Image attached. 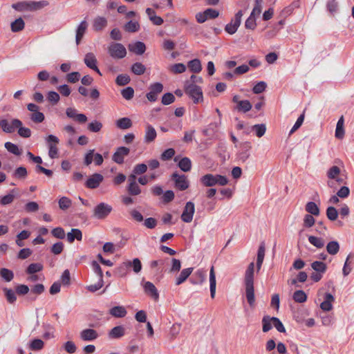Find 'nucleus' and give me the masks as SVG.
<instances>
[{"label":"nucleus","instance_id":"61","mask_svg":"<svg viewBox=\"0 0 354 354\" xmlns=\"http://www.w3.org/2000/svg\"><path fill=\"white\" fill-rule=\"evenodd\" d=\"M17 129H18V134L19 136L24 138H28L31 136V130L29 128L20 125L17 127Z\"/></svg>","mask_w":354,"mask_h":354},{"label":"nucleus","instance_id":"29","mask_svg":"<svg viewBox=\"0 0 354 354\" xmlns=\"http://www.w3.org/2000/svg\"><path fill=\"white\" fill-rule=\"evenodd\" d=\"M66 237L67 241L71 243L75 241V239L81 241L82 239V233L80 230L73 228L71 232L67 233Z\"/></svg>","mask_w":354,"mask_h":354},{"label":"nucleus","instance_id":"60","mask_svg":"<svg viewBox=\"0 0 354 354\" xmlns=\"http://www.w3.org/2000/svg\"><path fill=\"white\" fill-rule=\"evenodd\" d=\"M30 120L35 123L42 122L45 119L44 113L39 111H36V112H33L30 115Z\"/></svg>","mask_w":354,"mask_h":354},{"label":"nucleus","instance_id":"42","mask_svg":"<svg viewBox=\"0 0 354 354\" xmlns=\"http://www.w3.org/2000/svg\"><path fill=\"white\" fill-rule=\"evenodd\" d=\"M252 106L251 103L248 100H241L239 102V104L236 105V109L239 111L246 113L251 110Z\"/></svg>","mask_w":354,"mask_h":354},{"label":"nucleus","instance_id":"64","mask_svg":"<svg viewBox=\"0 0 354 354\" xmlns=\"http://www.w3.org/2000/svg\"><path fill=\"white\" fill-rule=\"evenodd\" d=\"M64 349L68 353L72 354L75 353L77 347L75 343L72 341H68L63 345Z\"/></svg>","mask_w":354,"mask_h":354},{"label":"nucleus","instance_id":"3","mask_svg":"<svg viewBox=\"0 0 354 354\" xmlns=\"http://www.w3.org/2000/svg\"><path fill=\"white\" fill-rule=\"evenodd\" d=\"M185 92L192 99L194 104H198L203 100L201 88L195 84L186 82L185 84Z\"/></svg>","mask_w":354,"mask_h":354},{"label":"nucleus","instance_id":"45","mask_svg":"<svg viewBox=\"0 0 354 354\" xmlns=\"http://www.w3.org/2000/svg\"><path fill=\"white\" fill-rule=\"evenodd\" d=\"M6 300L10 304H14L17 300L16 293L10 288H4L3 289Z\"/></svg>","mask_w":354,"mask_h":354},{"label":"nucleus","instance_id":"50","mask_svg":"<svg viewBox=\"0 0 354 354\" xmlns=\"http://www.w3.org/2000/svg\"><path fill=\"white\" fill-rule=\"evenodd\" d=\"M262 330L264 333L268 332L272 327V319L269 316H264L262 319Z\"/></svg>","mask_w":354,"mask_h":354},{"label":"nucleus","instance_id":"10","mask_svg":"<svg viewBox=\"0 0 354 354\" xmlns=\"http://www.w3.org/2000/svg\"><path fill=\"white\" fill-rule=\"evenodd\" d=\"M172 180L175 182V186L179 190L183 191L189 187V181L185 175H179L174 173L171 176Z\"/></svg>","mask_w":354,"mask_h":354},{"label":"nucleus","instance_id":"31","mask_svg":"<svg viewBox=\"0 0 354 354\" xmlns=\"http://www.w3.org/2000/svg\"><path fill=\"white\" fill-rule=\"evenodd\" d=\"M201 182L206 187H212L216 185V175L211 174H205L201 178Z\"/></svg>","mask_w":354,"mask_h":354},{"label":"nucleus","instance_id":"8","mask_svg":"<svg viewBox=\"0 0 354 354\" xmlns=\"http://www.w3.org/2000/svg\"><path fill=\"white\" fill-rule=\"evenodd\" d=\"M48 145V156L50 158L54 159L57 157L58 149L56 145L59 142V139L53 135H49L46 138Z\"/></svg>","mask_w":354,"mask_h":354},{"label":"nucleus","instance_id":"2","mask_svg":"<svg viewBox=\"0 0 354 354\" xmlns=\"http://www.w3.org/2000/svg\"><path fill=\"white\" fill-rule=\"evenodd\" d=\"M48 5L46 1H20L12 4V8L21 12H32L42 9Z\"/></svg>","mask_w":354,"mask_h":354},{"label":"nucleus","instance_id":"36","mask_svg":"<svg viewBox=\"0 0 354 354\" xmlns=\"http://www.w3.org/2000/svg\"><path fill=\"white\" fill-rule=\"evenodd\" d=\"M116 126L120 129H127L131 127L132 122L129 118H122L116 121Z\"/></svg>","mask_w":354,"mask_h":354},{"label":"nucleus","instance_id":"35","mask_svg":"<svg viewBox=\"0 0 354 354\" xmlns=\"http://www.w3.org/2000/svg\"><path fill=\"white\" fill-rule=\"evenodd\" d=\"M305 209L308 213L313 216H318L320 212L319 207L314 202H308Z\"/></svg>","mask_w":354,"mask_h":354},{"label":"nucleus","instance_id":"63","mask_svg":"<svg viewBox=\"0 0 354 354\" xmlns=\"http://www.w3.org/2000/svg\"><path fill=\"white\" fill-rule=\"evenodd\" d=\"M256 26V17L250 15V17L245 21V27L247 29L254 30Z\"/></svg>","mask_w":354,"mask_h":354},{"label":"nucleus","instance_id":"32","mask_svg":"<svg viewBox=\"0 0 354 354\" xmlns=\"http://www.w3.org/2000/svg\"><path fill=\"white\" fill-rule=\"evenodd\" d=\"M344 116L342 115L337 121L336 129H335V137L338 139H342L344 135Z\"/></svg>","mask_w":354,"mask_h":354},{"label":"nucleus","instance_id":"21","mask_svg":"<svg viewBox=\"0 0 354 354\" xmlns=\"http://www.w3.org/2000/svg\"><path fill=\"white\" fill-rule=\"evenodd\" d=\"M87 28L88 23L86 20H83L82 21H81V23L77 26L75 35V41L77 45H78L80 43L82 39L84 37V35L85 34L87 30Z\"/></svg>","mask_w":354,"mask_h":354},{"label":"nucleus","instance_id":"18","mask_svg":"<svg viewBox=\"0 0 354 354\" xmlns=\"http://www.w3.org/2000/svg\"><path fill=\"white\" fill-rule=\"evenodd\" d=\"M80 336L83 341H93L97 338L98 334L94 329L87 328L82 330Z\"/></svg>","mask_w":354,"mask_h":354},{"label":"nucleus","instance_id":"46","mask_svg":"<svg viewBox=\"0 0 354 354\" xmlns=\"http://www.w3.org/2000/svg\"><path fill=\"white\" fill-rule=\"evenodd\" d=\"M0 277H2L6 282L11 281L14 278L13 272L7 268H1L0 270Z\"/></svg>","mask_w":354,"mask_h":354},{"label":"nucleus","instance_id":"54","mask_svg":"<svg viewBox=\"0 0 354 354\" xmlns=\"http://www.w3.org/2000/svg\"><path fill=\"white\" fill-rule=\"evenodd\" d=\"M43 327L45 330L43 337L45 339H50L54 337V328L52 325L50 324H44Z\"/></svg>","mask_w":354,"mask_h":354},{"label":"nucleus","instance_id":"59","mask_svg":"<svg viewBox=\"0 0 354 354\" xmlns=\"http://www.w3.org/2000/svg\"><path fill=\"white\" fill-rule=\"evenodd\" d=\"M326 216L330 221H335L338 216L337 210L334 207H328L326 209Z\"/></svg>","mask_w":354,"mask_h":354},{"label":"nucleus","instance_id":"5","mask_svg":"<svg viewBox=\"0 0 354 354\" xmlns=\"http://www.w3.org/2000/svg\"><path fill=\"white\" fill-rule=\"evenodd\" d=\"M340 169L337 166L331 167L327 171V177L329 180L327 183L328 187L336 188V183L339 185L343 183V179L339 177Z\"/></svg>","mask_w":354,"mask_h":354},{"label":"nucleus","instance_id":"38","mask_svg":"<svg viewBox=\"0 0 354 354\" xmlns=\"http://www.w3.org/2000/svg\"><path fill=\"white\" fill-rule=\"evenodd\" d=\"M189 70L194 73H199L202 70L201 62L198 59L189 61L187 64Z\"/></svg>","mask_w":354,"mask_h":354},{"label":"nucleus","instance_id":"48","mask_svg":"<svg viewBox=\"0 0 354 354\" xmlns=\"http://www.w3.org/2000/svg\"><path fill=\"white\" fill-rule=\"evenodd\" d=\"M4 146L5 148L11 153L16 156H19L21 154V150L19 149L17 145L10 142H6Z\"/></svg>","mask_w":354,"mask_h":354},{"label":"nucleus","instance_id":"47","mask_svg":"<svg viewBox=\"0 0 354 354\" xmlns=\"http://www.w3.org/2000/svg\"><path fill=\"white\" fill-rule=\"evenodd\" d=\"M140 29V24L138 21H129L124 26V30L129 32H135Z\"/></svg>","mask_w":354,"mask_h":354},{"label":"nucleus","instance_id":"17","mask_svg":"<svg viewBox=\"0 0 354 354\" xmlns=\"http://www.w3.org/2000/svg\"><path fill=\"white\" fill-rule=\"evenodd\" d=\"M144 290L146 294L149 295L151 297H152L154 300L157 301L159 298V294L157 288L150 281H147L144 284Z\"/></svg>","mask_w":354,"mask_h":354},{"label":"nucleus","instance_id":"27","mask_svg":"<svg viewBox=\"0 0 354 354\" xmlns=\"http://www.w3.org/2000/svg\"><path fill=\"white\" fill-rule=\"evenodd\" d=\"M206 278V272L203 270H198L192 276L191 282L192 284H201Z\"/></svg>","mask_w":354,"mask_h":354},{"label":"nucleus","instance_id":"55","mask_svg":"<svg viewBox=\"0 0 354 354\" xmlns=\"http://www.w3.org/2000/svg\"><path fill=\"white\" fill-rule=\"evenodd\" d=\"M252 130L255 131L257 137H262L266 131V127L264 124H255L252 127Z\"/></svg>","mask_w":354,"mask_h":354},{"label":"nucleus","instance_id":"20","mask_svg":"<svg viewBox=\"0 0 354 354\" xmlns=\"http://www.w3.org/2000/svg\"><path fill=\"white\" fill-rule=\"evenodd\" d=\"M129 51L138 55H142L146 50V46L142 41H136L133 44H129L128 46Z\"/></svg>","mask_w":354,"mask_h":354},{"label":"nucleus","instance_id":"25","mask_svg":"<svg viewBox=\"0 0 354 354\" xmlns=\"http://www.w3.org/2000/svg\"><path fill=\"white\" fill-rule=\"evenodd\" d=\"M125 334V328L123 326H117L113 327L109 332V337L111 339H119Z\"/></svg>","mask_w":354,"mask_h":354},{"label":"nucleus","instance_id":"40","mask_svg":"<svg viewBox=\"0 0 354 354\" xmlns=\"http://www.w3.org/2000/svg\"><path fill=\"white\" fill-rule=\"evenodd\" d=\"M308 241L310 244H312L318 249L322 248L325 244V241L322 238L317 237L315 236H309Z\"/></svg>","mask_w":354,"mask_h":354},{"label":"nucleus","instance_id":"23","mask_svg":"<svg viewBox=\"0 0 354 354\" xmlns=\"http://www.w3.org/2000/svg\"><path fill=\"white\" fill-rule=\"evenodd\" d=\"M216 287V274L214 272V266H212L210 268V270H209V289H210V295L212 299H214L215 297Z\"/></svg>","mask_w":354,"mask_h":354},{"label":"nucleus","instance_id":"57","mask_svg":"<svg viewBox=\"0 0 354 354\" xmlns=\"http://www.w3.org/2000/svg\"><path fill=\"white\" fill-rule=\"evenodd\" d=\"M44 342L40 339H33L30 344V348L32 351H39L43 348Z\"/></svg>","mask_w":354,"mask_h":354},{"label":"nucleus","instance_id":"58","mask_svg":"<svg viewBox=\"0 0 354 354\" xmlns=\"http://www.w3.org/2000/svg\"><path fill=\"white\" fill-rule=\"evenodd\" d=\"M121 95L125 100H131L134 95V90L132 87H127L121 91Z\"/></svg>","mask_w":354,"mask_h":354},{"label":"nucleus","instance_id":"24","mask_svg":"<svg viewBox=\"0 0 354 354\" xmlns=\"http://www.w3.org/2000/svg\"><path fill=\"white\" fill-rule=\"evenodd\" d=\"M107 26V20L104 17H97L93 19V28L95 31H101Z\"/></svg>","mask_w":354,"mask_h":354},{"label":"nucleus","instance_id":"34","mask_svg":"<svg viewBox=\"0 0 354 354\" xmlns=\"http://www.w3.org/2000/svg\"><path fill=\"white\" fill-rule=\"evenodd\" d=\"M339 250V244L336 241H330L326 245V251L329 254L335 255Z\"/></svg>","mask_w":354,"mask_h":354},{"label":"nucleus","instance_id":"30","mask_svg":"<svg viewBox=\"0 0 354 354\" xmlns=\"http://www.w3.org/2000/svg\"><path fill=\"white\" fill-rule=\"evenodd\" d=\"M193 271V268H188L183 269L179 276L176 278V285L179 286L186 281V279L189 277Z\"/></svg>","mask_w":354,"mask_h":354},{"label":"nucleus","instance_id":"37","mask_svg":"<svg viewBox=\"0 0 354 354\" xmlns=\"http://www.w3.org/2000/svg\"><path fill=\"white\" fill-rule=\"evenodd\" d=\"M312 268L315 272L324 274L326 271V264L322 261H315L311 263Z\"/></svg>","mask_w":354,"mask_h":354},{"label":"nucleus","instance_id":"44","mask_svg":"<svg viewBox=\"0 0 354 354\" xmlns=\"http://www.w3.org/2000/svg\"><path fill=\"white\" fill-rule=\"evenodd\" d=\"M102 127L103 124L101 122L98 120H93L88 124L87 129L91 132L97 133L101 131Z\"/></svg>","mask_w":354,"mask_h":354},{"label":"nucleus","instance_id":"41","mask_svg":"<svg viewBox=\"0 0 354 354\" xmlns=\"http://www.w3.org/2000/svg\"><path fill=\"white\" fill-rule=\"evenodd\" d=\"M131 72L137 75H141L145 73L146 67L140 62H136L131 66Z\"/></svg>","mask_w":354,"mask_h":354},{"label":"nucleus","instance_id":"52","mask_svg":"<svg viewBox=\"0 0 354 354\" xmlns=\"http://www.w3.org/2000/svg\"><path fill=\"white\" fill-rule=\"evenodd\" d=\"M131 81L130 77L127 74L118 75L115 80V83L119 86L128 84Z\"/></svg>","mask_w":354,"mask_h":354},{"label":"nucleus","instance_id":"9","mask_svg":"<svg viewBox=\"0 0 354 354\" xmlns=\"http://www.w3.org/2000/svg\"><path fill=\"white\" fill-rule=\"evenodd\" d=\"M195 212L194 203L189 201L185 204L183 213L181 214V219L185 223H190L193 219Z\"/></svg>","mask_w":354,"mask_h":354},{"label":"nucleus","instance_id":"19","mask_svg":"<svg viewBox=\"0 0 354 354\" xmlns=\"http://www.w3.org/2000/svg\"><path fill=\"white\" fill-rule=\"evenodd\" d=\"M157 136V133L154 127L150 124H147L145 127V134L144 141L145 143H151L153 142Z\"/></svg>","mask_w":354,"mask_h":354},{"label":"nucleus","instance_id":"39","mask_svg":"<svg viewBox=\"0 0 354 354\" xmlns=\"http://www.w3.org/2000/svg\"><path fill=\"white\" fill-rule=\"evenodd\" d=\"M178 167L185 172L190 171L192 168L191 160L187 157L183 158L178 162Z\"/></svg>","mask_w":354,"mask_h":354},{"label":"nucleus","instance_id":"62","mask_svg":"<svg viewBox=\"0 0 354 354\" xmlns=\"http://www.w3.org/2000/svg\"><path fill=\"white\" fill-rule=\"evenodd\" d=\"M186 70V66L182 63L175 64L170 67V71L175 73H182Z\"/></svg>","mask_w":354,"mask_h":354},{"label":"nucleus","instance_id":"33","mask_svg":"<svg viewBox=\"0 0 354 354\" xmlns=\"http://www.w3.org/2000/svg\"><path fill=\"white\" fill-rule=\"evenodd\" d=\"M24 27L25 23L21 17L15 19L10 24L11 30L14 32H17L22 30Z\"/></svg>","mask_w":354,"mask_h":354},{"label":"nucleus","instance_id":"6","mask_svg":"<svg viewBox=\"0 0 354 354\" xmlns=\"http://www.w3.org/2000/svg\"><path fill=\"white\" fill-rule=\"evenodd\" d=\"M111 57L115 59H122L127 55L125 47L120 43H112L108 48Z\"/></svg>","mask_w":354,"mask_h":354},{"label":"nucleus","instance_id":"49","mask_svg":"<svg viewBox=\"0 0 354 354\" xmlns=\"http://www.w3.org/2000/svg\"><path fill=\"white\" fill-rule=\"evenodd\" d=\"M58 203L61 209L66 210L71 206L72 201L68 197L62 196L59 198Z\"/></svg>","mask_w":354,"mask_h":354},{"label":"nucleus","instance_id":"13","mask_svg":"<svg viewBox=\"0 0 354 354\" xmlns=\"http://www.w3.org/2000/svg\"><path fill=\"white\" fill-rule=\"evenodd\" d=\"M163 86L161 83L157 82L150 86V91L147 94V98L150 102H155L157 95L162 91Z\"/></svg>","mask_w":354,"mask_h":354},{"label":"nucleus","instance_id":"51","mask_svg":"<svg viewBox=\"0 0 354 354\" xmlns=\"http://www.w3.org/2000/svg\"><path fill=\"white\" fill-rule=\"evenodd\" d=\"M127 263H129V268H133V270L136 272V273H138L141 271L142 270V263H141V261L138 258H135L133 259L132 261H127Z\"/></svg>","mask_w":354,"mask_h":354},{"label":"nucleus","instance_id":"12","mask_svg":"<svg viewBox=\"0 0 354 354\" xmlns=\"http://www.w3.org/2000/svg\"><path fill=\"white\" fill-rule=\"evenodd\" d=\"M104 177L100 174H94L91 176L85 183L86 187L89 189H95L99 187L100 183L103 181Z\"/></svg>","mask_w":354,"mask_h":354},{"label":"nucleus","instance_id":"26","mask_svg":"<svg viewBox=\"0 0 354 354\" xmlns=\"http://www.w3.org/2000/svg\"><path fill=\"white\" fill-rule=\"evenodd\" d=\"M109 314L114 317L122 318L127 315V311L124 306H117L109 310Z\"/></svg>","mask_w":354,"mask_h":354},{"label":"nucleus","instance_id":"14","mask_svg":"<svg viewBox=\"0 0 354 354\" xmlns=\"http://www.w3.org/2000/svg\"><path fill=\"white\" fill-rule=\"evenodd\" d=\"M84 64L87 67L96 71L100 75H102L97 66V59L93 53H88L85 55L84 59Z\"/></svg>","mask_w":354,"mask_h":354},{"label":"nucleus","instance_id":"15","mask_svg":"<svg viewBox=\"0 0 354 354\" xmlns=\"http://www.w3.org/2000/svg\"><path fill=\"white\" fill-rule=\"evenodd\" d=\"M129 149L125 147L118 148L113 155V160L118 164H122L124 158L129 153Z\"/></svg>","mask_w":354,"mask_h":354},{"label":"nucleus","instance_id":"28","mask_svg":"<svg viewBox=\"0 0 354 354\" xmlns=\"http://www.w3.org/2000/svg\"><path fill=\"white\" fill-rule=\"evenodd\" d=\"M334 300L335 298L332 294L326 293L324 301L320 304V308L324 311H330L333 308L332 303Z\"/></svg>","mask_w":354,"mask_h":354},{"label":"nucleus","instance_id":"16","mask_svg":"<svg viewBox=\"0 0 354 354\" xmlns=\"http://www.w3.org/2000/svg\"><path fill=\"white\" fill-rule=\"evenodd\" d=\"M243 151L238 153V158L242 162H245L250 156V150L252 148L251 143L250 142H245L241 144Z\"/></svg>","mask_w":354,"mask_h":354},{"label":"nucleus","instance_id":"7","mask_svg":"<svg viewBox=\"0 0 354 354\" xmlns=\"http://www.w3.org/2000/svg\"><path fill=\"white\" fill-rule=\"evenodd\" d=\"M22 125V122L17 118L12 119L10 122L6 119L0 120V127L3 131L7 133L15 132L17 127Z\"/></svg>","mask_w":354,"mask_h":354},{"label":"nucleus","instance_id":"56","mask_svg":"<svg viewBox=\"0 0 354 354\" xmlns=\"http://www.w3.org/2000/svg\"><path fill=\"white\" fill-rule=\"evenodd\" d=\"M127 191L131 196H137L141 193V189L138 183H131V185H128Z\"/></svg>","mask_w":354,"mask_h":354},{"label":"nucleus","instance_id":"1","mask_svg":"<svg viewBox=\"0 0 354 354\" xmlns=\"http://www.w3.org/2000/svg\"><path fill=\"white\" fill-rule=\"evenodd\" d=\"M254 263L251 262L245 271L244 283L245 286V297L250 306H253L255 302L254 289Z\"/></svg>","mask_w":354,"mask_h":354},{"label":"nucleus","instance_id":"4","mask_svg":"<svg viewBox=\"0 0 354 354\" xmlns=\"http://www.w3.org/2000/svg\"><path fill=\"white\" fill-rule=\"evenodd\" d=\"M112 210L113 207L111 205L105 203H100L93 208L92 216L96 219L103 220L111 214Z\"/></svg>","mask_w":354,"mask_h":354},{"label":"nucleus","instance_id":"11","mask_svg":"<svg viewBox=\"0 0 354 354\" xmlns=\"http://www.w3.org/2000/svg\"><path fill=\"white\" fill-rule=\"evenodd\" d=\"M66 115L68 118L73 119L81 124H84L87 121L86 115L78 113L77 110L72 107H68L66 109Z\"/></svg>","mask_w":354,"mask_h":354},{"label":"nucleus","instance_id":"43","mask_svg":"<svg viewBox=\"0 0 354 354\" xmlns=\"http://www.w3.org/2000/svg\"><path fill=\"white\" fill-rule=\"evenodd\" d=\"M292 299L295 302L304 303L307 300V295L304 291L298 290L293 293Z\"/></svg>","mask_w":354,"mask_h":354},{"label":"nucleus","instance_id":"22","mask_svg":"<svg viewBox=\"0 0 354 354\" xmlns=\"http://www.w3.org/2000/svg\"><path fill=\"white\" fill-rule=\"evenodd\" d=\"M18 195L19 192L17 189H13L10 190L8 194L1 197L0 199V205L6 206L11 204L14 201L15 197Z\"/></svg>","mask_w":354,"mask_h":354},{"label":"nucleus","instance_id":"53","mask_svg":"<svg viewBox=\"0 0 354 354\" xmlns=\"http://www.w3.org/2000/svg\"><path fill=\"white\" fill-rule=\"evenodd\" d=\"M43 269V266L41 263H31L28 266L26 270V272L30 274H33L38 272Z\"/></svg>","mask_w":354,"mask_h":354}]
</instances>
